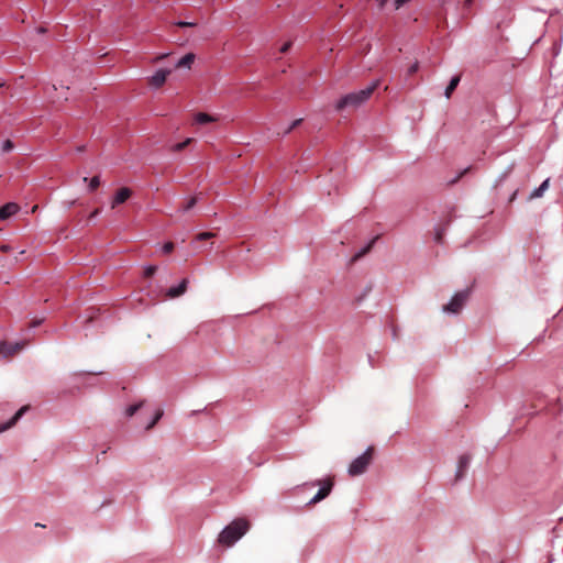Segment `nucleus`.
I'll list each match as a JSON object with an SVG mask.
<instances>
[{
    "label": "nucleus",
    "mask_w": 563,
    "mask_h": 563,
    "mask_svg": "<svg viewBox=\"0 0 563 563\" xmlns=\"http://www.w3.org/2000/svg\"><path fill=\"white\" fill-rule=\"evenodd\" d=\"M380 80H375L368 87L356 91L351 92L342 97L335 104L336 111H343L345 109H356L365 101L369 99L373 92L378 88Z\"/></svg>",
    "instance_id": "obj_1"
},
{
    "label": "nucleus",
    "mask_w": 563,
    "mask_h": 563,
    "mask_svg": "<svg viewBox=\"0 0 563 563\" xmlns=\"http://www.w3.org/2000/svg\"><path fill=\"white\" fill-rule=\"evenodd\" d=\"M249 529L250 522L244 518H238L221 531L218 542L224 547H232Z\"/></svg>",
    "instance_id": "obj_2"
},
{
    "label": "nucleus",
    "mask_w": 563,
    "mask_h": 563,
    "mask_svg": "<svg viewBox=\"0 0 563 563\" xmlns=\"http://www.w3.org/2000/svg\"><path fill=\"white\" fill-rule=\"evenodd\" d=\"M374 456V448L369 446L364 454L356 457L349 466V474L357 476L363 474L372 463Z\"/></svg>",
    "instance_id": "obj_3"
},
{
    "label": "nucleus",
    "mask_w": 563,
    "mask_h": 563,
    "mask_svg": "<svg viewBox=\"0 0 563 563\" xmlns=\"http://www.w3.org/2000/svg\"><path fill=\"white\" fill-rule=\"evenodd\" d=\"M470 297V289L456 292L448 305L443 306L444 312L459 313Z\"/></svg>",
    "instance_id": "obj_4"
},
{
    "label": "nucleus",
    "mask_w": 563,
    "mask_h": 563,
    "mask_svg": "<svg viewBox=\"0 0 563 563\" xmlns=\"http://www.w3.org/2000/svg\"><path fill=\"white\" fill-rule=\"evenodd\" d=\"M24 346L25 342L8 343L4 341H0V355H2L5 358L12 357L13 355L22 351Z\"/></svg>",
    "instance_id": "obj_5"
},
{
    "label": "nucleus",
    "mask_w": 563,
    "mask_h": 563,
    "mask_svg": "<svg viewBox=\"0 0 563 563\" xmlns=\"http://www.w3.org/2000/svg\"><path fill=\"white\" fill-rule=\"evenodd\" d=\"M319 484L321 485V487L314 495V497L309 501V505H314L329 496L333 487V479L329 477L324 481H320Z\"/></svg>",
    "instance_id": "obj_6"
},
{
    "label": "nucleus",
    "mask_w": 563,
    "mask_h": 563,
    "mask_svg": "<svg viewBox=\"0 0 563 563\" xmlns=\"http://www.w3.org/2000/svg\"><path fill=\"white\" fill-rule=\"evenodd\" d=\"M170 69L157 70L152 77L148 78V85L154 88L162 87L165 84L167 77L170 75Z\"/></svg>",
    "instance_id": "obj_7"
},
{
    "label": "nucleus",
    "mask_w": 563,
    "mask_h": 563,
    "mask_svg": "<svg viewBox=\"0 0 563 563\" xmlns=\"http://www.w3.org/2000/svg\"><path fill=\"white\" fill-rule=\"evenodd\" d=\"M132 196V190L128 187L120 188L111 202V208L114 209L118 205L124 203Z\"/></svg>",
    "instance_id": "obj_8"
},
{
    "label": "nucleus",
    "mask_w": 563,
    "mask_h": 563,
    "mask_svg": "<svg viewBox=\"0 0 563 563\" xmlns=\"http://www.w3.org/2000/svg\"><path fill=\"white\" fill-rule=\"evenodd\" d=\"M20 210V207L15 202H8L0 208V220H7L14 216Z\"/></svg>",
    "instance_id": "obj_9"
},
{
    "label": "nucleus",
    "mask_w": 563,
    "mask_h": 563,
    "mask_svg": "<svg viewBox=\"0 0 563 563\" xmlns=\"http://www.w3.org/2000/svg\"><path fill=\"white\" fill-rule=\"evenodd\" d=\"M470 461H471V456L467 454H463L460 456L459 462H457V471H456V475H455L456 479H461L464 476V474L470 465Z\"/></svg>",
    "instance_id": "obj_10"
},
{
    "label": "nucleus",
    "mask_w": 563,
    "mask_h": 563,
    "mask_svg": "<svg viewBox=\"0 0 563 563\" xmlns=\"http://www.w3.org/2000/svg\"><path fill=\"white\" fill-rule=\"evenodd\" d=\"M188 279H183L181 283L177 287H170L167 290L166 296L169 298H176L184 295L187 290Z\"/></svg>",
    "instance_id": "obj_11"
},
{
    "label": "nucleus",
    "mask_w": 563,
    "mask_h": 563,
    "mask_svg": "<svg viewBox=\"0 0 563 563\" xmlns=\"http://www.w3.org/2000/svg\"><path fill=\"white\" fill-rule=\"evenodd\" d=\"M27 409L29 406H23L14 413V416L7 423L0 424V432H3L13 427Z\"/></svg>",
    "instance_id": "obj_12"
},
{
    "label": "nucleus",
    "mask_w": 563,
    "mask_h": 563,
    "mask_svg": "<svg viewBox=\"0 0 563 563\" xmlns=\"http://www.w3.org/2000/svg\"><path fill=\"white\" fill-rule=\"evenodd\" d=\"M195 59L196 55L194 53H188L176 63L175 68H190Z\"/></svg>",
    "instance_id": "obj_13"
},
{
    "label": "nucleus",
    "mask_w": 563,
    "mask_h": 563,
    "mask_svg": "<svg viewBox=\"0 0 563 563\" xmlns=\"http://www.w3.org/2000/svg\"><path fill=\"white\" fill-rule=\"evenodd\" d=\"M378 239V236H375L365 247H363L360 252H357L352 258H351V262L352 263H355L357 262L358 260H361L363 256H365L373 247L374 243L376 242V240Z\"/></svg>",
    "instance_id": "obj_14"
},
{
    "label": "nucleus",
    "mask_w": 563,
    "mask_h": 563,
    "mask_svg": "<svg viewBox=\"0 0 563 563\" xmlns=\"http://www.w3.org/2000/svg\"><path fill=\"white\" fill-rule=\"evenodd\" d=\"M217 121V118L206 113V112H198L195 114V122L199 124H207L210 122Z\"/></svg>",
    "instance_id": "obj_15"
},
{
    "label": "nucleus",
    "mask_w": 563,
    "mask_h": 563,
    "mask_svg": "<svg viewBox=\"0 0 563 563\" xmlns=\"http://www.w3.org/2000/svg\"><path fill=\"white\" fill-rule=\"evenodd\" d=\"M460 80H461V76L460 75L454 76L450 80V82H449V85H448V87L445 89V92H444L446 98H451V96H452L453 91L456 89Z\"/></svg>",
    "instance_id": "obj_16"
},
{
    "label": "nucleus",
    "mask_w": 563,
    "mask_h": 563,
    "mask_svg": "<svg viewBox=\"0 0 563 563\" xmlns=\"http://www.w3.org/2000/svg\"><path fill=\"white\" fill-rule=\"evenodd\" d=\"M549 183L550 180L549 179H545L539 188L534 189L531 195H530V199H534V198H539L543 195V192L549 188Z\"/></svg>",
    "instance_id": "obj_17"
},
{
    "label": "nucleus",
    "mask_w": 563,
    "mask_h": 563,
    "mask_svg": "<svg viewBox=\"0 0 563 563\" xmlns=\"http://www.w3.org/2000/svg\"><path fill=\"white\" fill-rule=\"evenodd\" d=\"M84 181L87 183L88 178L85 177ZM99 186H100V178H99V176H95V177H92L89 180V184H88L89 191H91V192L95 191Z\"/></svg>",
    "instance_id": "obj_18"
},
{
    "label": "nucleus",
    "mask_w": 563,
    "mask_h": 563,
    "mask_svg": "<svg viewBox=\"0 0 563 563\" xmlns=\"http://www.w3.org/2000/svg\"><path fill=\"white\" fill-rule=\"evenodd\" d=\"M194 142V139L191 137H188L186 139L184 142H180V143H177L175 144L173 147H172V151L173 152H180L183 150H185L189 144H191Z\"/></svg>",
    "instance_id": "obj_19"
},
{
    "label": "nucleus",
    "mask_w": 563,
    "mask_h": 563,
    "mask_svg": "<svg viewBox=\"0 0 563 563\" xmlns=\"http://www.w3.org/2000/svg\"><path fill=\"white\" fill-rule=\"evenodd\" d=\"M144 405V401H140L139 404H135V405H132V406H129L125 410V415L128 417H132L136 413L137 410H140L142 408V406Z\"/></svg>",
    "instance_id": "obj_20"
},
{
    "label": "nucleus",
    "mask_w": 563,
    "mask_h": 563,
    "mask_svg": "<svg viewBox=\"0 0 563 563\" xmlns=\"http://www.w3.org/2000/svg\"><path fill=\"white\" fill-rule=\"evenodd\" d=\"M162 416H163V410H161V409H159V410H157V411H156V413H155V416H154V418H153V420L148 423V426L146 427V429H147V430H148V429H152V428H153V427L158 422V420L162 418Z\"/></svg>",
    "instance_id": "obj_21"
},
{
    "label": "nucleus",
    "mask_w": 563,
    "mask_h": 563,
    "mask_svg": "<svg viewBox=\"0 0 563 563\" xmlns=\"http://www.w3.org/2000/svg\"><path fill=\"white\" fill-rule=\"evenodd\" d=\"M156 271H157V267L154 265H150V266L145 267L144 277H146V278L152 277L156 273Z\"/></svg>",
    "instance_id": "obj_22"
},
{
    "label": "nucleus",
    "mask_w": 563,
    "mask_h": 563,
    "mask_svg": "<svg viewBox=\"0 0 563 563\" xmlns=\"http://www.w3.org/2000/svg\"><path fill=\"white\" fill-rule=\"evenodd\" d=\"M197 203V197H191L183 207L184 211H188Z\"/></svg>",
    "instance_id": "obj_23"
},
{
    "label": "nucleus",
    "mask_w": 563,
    "mask_h": 563,
    "mask_svg": "<svg viewBox=\"0 0 563 563\" xmlns=\"http://www.w3.org/2000/svg\"><path fill=\"white\" fill-rule=\"evenodd\" d=\"M213 236H214V233H212V232H202V233H199L196 235V240L205 241V240L212 239Z\"/></svg>",
    "instance_id": "obj_24"
},
{
    "label": "nucleus",
    "mask_w": 563,
    "mask_h": 563,
    "mask_svg": "<svg viewBox=\"0 0 563 563\" xmlns=\"http://www.w3.org/2000/svg\"><path fill=\"white\" fill-rule=\"evenodd\" d=\"M14 148V144L11 140H5L2 144V151L4 153L11 152Z\"/></svg>",
    "instance_id": "obj_25"
},
{
    "label": "nucleus",
    "mask_w": 563,
    "mask_h": 563,
    "mask_svg": "<svg viewBox=\"0 0 563 563\" xmlns=\"http://www.w3.org/2000/svg\"><path fill=\"white\" fill-rule=\"evenodd\" d=\"M302 122V119L295 120L288 128L285 130L284 134H289L294 129L299 126Z\"/></svg>",
    "instance_id": "obj_26"
},
{
    "label": "nucleus",
    "mask_w": 563,
    "mask_h": 563,
    "mask_svg": "<svg viewBox=\"0 0 563 563\" xmlns=\"http://www.w3.org/2000/svg\"><path fill=\"white\" fill-rule=\"evenodd\" d=\"M174 243L173 242H166L163 247H162V251L164 254H169L174 251Z\"/></svg>",
    "instance_id": "obj_27"
},
{
    "label": "nucleus",
    "mask_w": 563,
    "mask_h": 563,
    "mask_svg": "<svg viewBox=\"0 0 563 563\" xmlns=\"http://www.w3.org/2000/svg\"><path fill=\"white\" fill-rule=\"evenodd\" d=\"M177 26L179 27H191V26H195L196 23L195 22H186V21H179L176 23Z\"/></svg>",
    "instance_id": "obj_28"
},
{
    "label": "nucleus",
    "mask_w": 563,
    "mask_h": 563,
    "mask_svg": "<svg viewBox=\"0 0 563 563\" xmlns=\"http://www.w3.org/2000/svg\"><path fill=\"white\" fill-rule=\"evenodd\" d=\"M419 69V63L416 62L415 64H412L409 68H408V75H413L418 71Z\"/></svg>",
    "instance_id": "obj_29"
},
{
    "label": "nucleus",
    "mask_w": 563,
    "mask_h": 563,
    "mask_svg": "<svg viewBox=\"0 0 563 563\" xmlns=\"http://www.w3.org/2000/svg\"><path fill=\"white\" fill-rule=\"evenodd\" d=\"M291 47V42H286L282 47H280V53L285 54L287 53Z\"/></svg>",
    "instance_id": "obj_30"
},
{
    "label": "nucleus",
    "mask_w": 563,
    "mask_h": 563,
    "mask_svg": "<svg viewBox=\"0 0 563 563\" xmlns=\"http://www.w3.org/2000/svg\"><path fill=\"white\" fill-rule=\"evenodd\" d=\"M0 251H1V252H3V253H8V252H10V251H11V246H10V245H8V244H2V245L0 246Z\"/></svg>",
    "instance_id": "obj_31"
},
{
    "label": "nucleus",
    "mask_w": 563,
    "mask_h": 563,
    "mask_svg": "<svg viewBox=\"0 0 563 563\" xmlns=\"http://www.w3.org/2000/svg\"><path fill=\"white\" fill-rule=\"evenodd\" d=\"M167 56H168V54H161V55L156 56L153 62L158 63V62L163 60L164 58H166Z\"/></svg>",
    "instance_id": "obj_32"
},
{
    "label": "nucleus",
    "mask_w": 563,
    "mask_h": 563,
    "mask_svg": "<svg viewBox=\"0 0 563 563\" xmlns=\"http://www.w3.org/2000/svg\"><path fill=\"white\" fill-rule=\"evenodd\" d=\"M95 318H96V313L92 310L91 313L87 317L86 323L92 322L95 320Z\"/></svg>",
    "instance_id": "obj_33"
},
{
    "label": "nucleus",
    "mask_w": 563,
    "mask_h": 563,
    "mask_svg": "<svg viewBox=\"0 0 563 563\" xmlns=\"http://www.w3.org/2000/svg\"><path fill=\"white\" fill-rule=\"evenodd\" d=\"M99 213H100V209H95V210L90 213L89 219H93V218H96Z\"/></svg>",
    "instance_id": "obj_34"
},
{
    "label": "nucleus",
    "mask_w": 563,
    "mask_h": 563,
    "mask_svg": "<svg viewBox=\"0 0 563 563\" xmlns=\"http://www.w3.org/2000/svg\"><path fill=\"white\" fill-rule=\"evenodd\" d=\"M42 321H43L42 319H40V320H33V321L30 323V327H32V328H33V327H37V325H40V324L42 323Z\"/></svg>",
    "instance_id": "obj_35"
},
{
    "label": "nucleus",
    "mask_w": 563,
    "mask_h": 563,
    "mask_svg": "<svg viewBox=\"0 0 563 563\" xmlns=\"http://www.w3.org/2000/svg\"><path fill=\"white\" fill-rule=\"evenodd\" d=\"M473 1H474V0H465V1H464V7H465V8H470V7L472 5Z\"/></svg>",
    "instance_id": "obj_36"
},
{
    "label": "nucleus",
    "mask_w": 563,
    "mask_h": 563,
    "mask_svg": "<svg viewBox=\"0 0 563 563\" xmlns=\"http://www.w3.org/2000/svg\"><path fill=\"white\" fill-rule=\"evenodd\" d=\"M435 240L437 242H441L442 241V232H438L437 235H435Z\"/></svg>",
    "instance_id": "obj_37"
},
{
    "label": "nucleus",
    "mask_w": 563,
    "mask_h": 563,
    "mask_svg": "<svg viewBox=\"0 0 563 563\" xmlns=\"http://www.w3.org/2000/svg\"><path fill=\"white\" fill-rule=\"evenodd\" d=\"M387 1H388V0H377V2H378V7H379V8H383V7L386 4V2H387Z\"/></svg>",
    "instance_id": "obj_38"
},
{
    "label": "nucleus",
    "mask_w": 563,
    "mask_h": 563,
    "mask_svg": "<svg viewBox=\"0 0 563 563\" xmlns=\"http://www.w3.org/2000/svg\"><path fill=\"white\" fill-rule=\"evenodd\" d=\"M37 31H38V33H45V32H46V29H45V27H43V26H40V27L37 29Z\"/></svg>",
    "instance_id": "obj_39"
},
{
    "label": "nucleus",
    "mask_w": 563,
    "mask_h": 563,
    "mask_svg": "<svg viewBox=\"0 0 563 563\" xmlns=\"http://www.w3.org/2000/svg\"><path fill=\"white\" fill-rule=\"evenodd\" d=\"M465 173H467V169H464V172L454 180L456 181L461 176H463Z\"/></svg>",
    "instance_id": "obj_40"
},
{
    "label": "nucleus",
    "mask_w": 563,
    "mask_h": 563,
    "mask_svg": "<svg viewBox=\"0 0 563 563\" xmlns=\"http://www.w3.org/2000/svg\"><path fill=\"white\" fill-rule=\"evenodd\" d=\"M36 209H37V206H34V207L32 208V212H35V211H36Z\"/></svg>",
    "instance_id": "obj_41"
},
{
    "label": "nucleus",
    "mask_w": 563,
    "mask_h": 563,
    "mask_svg": "<svg viewBox=\"0 0 563 563\" xmlns=\"http://www.w3.org/2000/svg\"><path fill=\"white\" fill-rule=\"evenodd\" d=\"M3 86H4V84H3V82H0V88H1V87H3Z\"/></svg>",
    "instance_id": "obj_42"
}]
</instances>
